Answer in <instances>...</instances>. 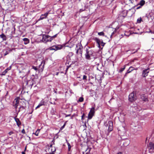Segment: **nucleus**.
<instances>
[{
  "mask_svg": "<svg viewBox=\"0 0 154 154\" xmlns=\"http://www.w3.org/2000/svg\"><path fill=\"white\" fill-rule=\"evenodd\" d=\"M73 54L72 52H70L68 53L67 56V58H70V57H72L73 55Z\"/></svg>",
  "mask_w": 154,
  "mask_h": 154,
  "instance_id": "26",
  "label": "nucleus"
},
{
  "mask_svg": "<svg viewBox=\"0 0 154 154\" xmlns=\"http://www.w3.org/2000/svg\"><path fill=\"white\" fill-rule=\"evenodd\" d=\"M117 154H122V153L121 152H119L117 153Z\"/></svg>",
  "mask_w": 154,
  "mask_h": 154,
  "instance_id": "51",
  "label": "nucleus"
},
{
  "mask_svg": "<svg viewBox=\"0 0 154 154\" xmlns=\"http://www.w3.org/2000/svg\"><path fill=\"white\" fill-rule=\"evenodd\" d=\"M22 154H25V153L24 152H22Z\"/></svg>",
  "mask_w": 154,
  "mask_h": 154,
  "instance_id": "55",
  "label": "nucleus"
},
{
  "mask_svg": "<svg viewBox=\"0 0 154 154\" xmlns=\"http://www.w3.org/2000/svg\"><path fill=\"white\" fill-rule=\"evenodd\" d=\"M124 35H126L127 37H128L129 36V35H126L125 34Z\"/></svg>",
  "mask_w": 154,
  "mask_h": 154,
  "instance_id": "57",
  "label": "nucleus"
},
{
  "mask_svg": "<svg viewBox=\"0 0 154 154\" xmlns=\"http://www.w3.org/2000/svg\"><path fill=\"white\" fill-rule=\"evenodd\" d=\"M45 61L43 60L41 62V64L39 66V70L40 71H42L44 68L45 64Z\"/></svg>",
  "mask_w": 154,
  "mask_h": 154,
  "instance_id": "10",
  "label": "nucleus"
},
{
  "mask_svg": "<svg viewBox=\"0 0 154 154\" xmlns=\"http://www.w3.org/2000/svg\"><path fill=\"white\" fill-rule=\"evenodd\" d=\"M87 77L85 75H84L83 76V80L86 79H87Z\"/></svg>",
  "mask_w": 154,
  "mask_h": 154,
  "instance_id": "39",
  "label": "nucleus"
},
{
  "mask_svg": "<svg viewBox=\"0 0 154 154\" xmlns=\"http://www.w3.org/2000/svg\"><path fill=\"white\" fill-rule=\"evenodd\" d=\"M51 112L52 115L55 114L56 112L55 110L53 108H52L51 111Z\"/></svg>",
  "mask_w": 154,
  "mask_h": 154,
  "instance_id": "28",
  "label": "nucleus"
},
{
  "mask_svg": "<svg viewBox=\"0 0 154 154\" xmlns=\"http://www.w3.org/2000/svg\"><path fill=\"white\" fill-rule=\"evenodd\" d=\"M83 154H85V153L84 152H83Z\"/></svg>",
  "mask_w": 154,
  "mask_h": 154,
  "instance_id": "62",
  "label": "nucleus"
},
{
  "mask_svg": "<svg viewBox=\"0 0 154 154\" xmlns=\"http://www.w3.org/2000/svg\"><path fill=\"white\" fill-rule=\"evenodd\" d=\"M134 69V67H133L132 66L130 67H129V69L127 70V72L126 73V74L128 73H130Z\"/></svg>",
  "mask_w": 154,
  "mask_h": 154,
  "instance_id": "23",
  "label": "nucleus"
},
{
  "mask_svg": "<svg viewBox=\"0 0 154 154\" xmlns=\"http://www.w3.org/2000/svg\"><path fill=\"white\" fill-rule=\"evenodd\" d=\"M11 66H10L9 67L7 68L6 69H5L3 72L2 74H1V75H4L6 74L8 70H10L11 69Z\"/></svg>",
  "mask_w": 154,
  "mask_h": 154,
  "instance_id": "14",
  "label": "nucleus"
},
{
  "mask_svg": "<svg viewBox=\"0 0 154 154\" xmlns=\"http://www.w3.org/2000/svg\"><path fill=\"white\" fill-rule=\"evenodd\" d=\"M83 100H84V98L82 97H81L79 98V100H78V101H79V102H82L83 101Z\"/></svg>",
  "mask_w": 154,
  "mask_h": 154,
  "instance_id": "31",
  "label": "nucleus"
},
{
  "mask_svg": "<svg viewBox=\"0 0 154 154\" xmlns=\"http://www.w3.org/2000/svg\"><path fill=\"white\" fill-rule=\"evenodd\" d=\"M21 132L22 133H23V134H25V130L24 129H23L22 130Z\"/></svg>",
  "mask_w": 154,
  "mask_h": 154,
  "instance_id": "41",
  "label": "nucleus"
},
{
  "mask_svg": "<svg viewBox=\"0 0 154 154\" xmlns=\"http://www.w3.org/2000/svg\"><path fill=\"white\" fill-rule=\"evenodd\" d=\"M19 106L26 107V103L23 101H19Z\"/></svg>",
  "mask_w": 154,
  "mask_h": 154,
  "instance_id": "17",
  "label": "nucleus"
},
{
  "mask_svg": "<svg viewBox=\"0 0 154 154\" xmlns=\"http://www.w3.org/2000/svg\"><path fill=\"white\" fill-rule=\"evenodd\" d=\"M33 83H32V82L31 80H29L27 81L26 83V85H27L28 86H31V87H32V85H33Z\"/></svg>",
  "mask_w": 154,
  "mask_h": 154,
  "instance_id": "20",
  "label": "nucleus"
},
{
  "mask_svg": "<svg viewBox=\"0 0 154 154\" xmlns=\"http://www.w3.org/2000/svg\"><path fill=\"white\" fill-rule=\"evenodd\" d=\"M137 97L135 95L134 92L131 93L129 95V100L130 102H133L137 99Z\"/></svg>",
  "mask_w": 154,
  "mask_h": 154,
  "instance_id": "5",
  "label": "nucleus"
},
{
  "mask_svg": "<svg viewBox=\"0 0 154 154\" xmlns=\"http://www.w3.org/2000/svg\"><path fill=\"white\" fill-rule=\"evenodd\" d=\"M27 146H26L25 148L24 151H25L26 149Z\"/></svg>",
  "mask_w": 154,
  "mask_h": 154,
  "instance_id": "54",
  "label": "nucleus"
},
{
  "mask_svg": "<svg viewBox=\"0 0 154 154\" xmlns=\"http://www.w3.org/2000/svg\"><path fill=\"white\" fill-rule=\"evenodd\" d=\"M94 39L96 42L98 44L99 47L100 46V44L103 46H104L105 44V43L103 42L102 40L100 41V39L96 37L94 38Z\"/></svg>",
  "mask_w": 154,
  "mask_h": 154,
  "instance_id": "7",
  "label": "nucleus"
},
{
  "mask_svg": "<svg viewBox=\"0 0 154 154\" xmlns=\"http://www.w3.org/2000/svg\"><path fill=\"white\" fill-rule=\"evenodd\" d=\"M74 45V44H72V45H71L69 47L70 48H71L72 47H73Z\"/></svg>",
  "mask_w": 154,
  "mask_h": 154,
  "instance_id": "50",
  "label": "nucleus"
},
{
  "mask_svg": "<svg viewBox=\"0 0 154 154\" xmlns=\"http://www.w3.org/2000/svg\"><path fill=\"white\" fill-rule=\"evenodd\" d=\"M142 21V18L141 17H140V18H138L137 20V23H140Z\"/></svg>",
  "mask_w": 154,
  "mask_h": 154,
  "instance_id": "29",
  "label": "nucleus"
},
{
  "mask_svg": "<svg viewBox=\"0 0 154 154\" xmlns=\"http://www.w3.org/2000/svg\"><path fill=\"white\" fill-rule=\"evenodd\" d=\"M83 47L80 43H79L76 45L75 50L77 54H80L82 56V54Z\"/></svg>",
  "mask_w": 154,
  "mask_h": 154,
  "instance_id": "2",
  "label": "nucleus"
},
{
  "mask_svg": "<svg viewBox=\"0 0 154 154\" xmlns=\"http://www.w3.org/2000/svg\"><path fill=\"white\" fill-rule=\"evenodd\" d=\"M141 99L145 101H147L148 100L147 97L144 94L141 95L140 96Z\"/></svg>",
  "mask_w": 154,
  "mask_h": 154,
  "instance_id": "15",
  "label": "nucleus"
},
{
  "mask_svg": "<svg viewBox=\"0 0 154 154\" xmlns=\"http://www.w3.org/2000/svg\"><path fill=\"white\" fill-rule=\"evenodd\" d=\"M95 113V108L92 107L89 112L88 114V119H92V117L94 115Z\"/></svg>",
  "mask_w": 154,
  "mask_h": 154,
  "instance_id": "6",
  "label": "nucleus"
},
{
  "mask_svg": "<svg viewBox=\"0 0 154 154\" xmlns=\"http://www.w3.org/2000/svg\"><path fill=\"white\" fill-rule=\"evenodd\" d=\"M149 32H150L151 33H152V32L151 30H150Z\"/></svg>",
  "mask_w": 154,
  "mask_h": 154,
  "instance_id": "59",
  "label": "nucleus"
},
{
  "mask_svg": "<svg viewBox=\"0 0 154 154\" xmlns=\"http://www.w3.org/2000/svg\"><path fill=\"white\" fill-rule=\"evenodd\" d=\"M98 35H99L100 36H101V35L103 36H104V32H99L98 33Z\"/></svg>",
  "mask_w": 154,
  "mask_h": 154,
  "instance_id": "30",
  "label": "nucleus"
},
{
  "mask_svg": "<svg viewBox=\"0 0 154 154\" xmlns=\"http://www.w3.org/2000/svg\"><path fill=\"white\" fill-rule=\"evenodd\" d=\"M40 129H38L35 133H33V134H35L36 136H38L40 131Z\"/></svg>",
  "mask_w": 154,
  "mask_h": 154,
  "instance_id": "25",
  "label": "nucleus"
},
{
  "mask_svg": "<svg viewBox=\"0 0 154 154\" xmlns=\"http://www.w3.org/2000/svg\"><path fill=\"white\" fill-rule=\"evenodd\" d=\"M66 125V123H64V124L62 126L61 128V129H63V128Z\"/></svg>",
  "mask_w": 154,
  "mask_h": 154,
  "instance_id": "46",
  "label": "nucleus"
},
{
  "mask_svg": "<svg viewBox=\"0 0 154 154\" xmlns=\"http://www.w3.org/2000/svg\"><path fill=\"white\" fill-rule=\"evenodd\" d=\"M137 51V50H136L134 52H133L132 53H135V52H136Z\"/></svg>",
  "mask_w": 154,
  "mask_h": 154,
  "instance_id": "58",
  "label": "nucleus"
},
{
  "mask_svg": "<svg viewBox=\"0 0 154 154\" xmlns=\"http://www.w3.org/2000/svg\"><path fill=\"white\" fill-rule=\"evenodd\" d=\"M145 3V1L143 0H142L140 1L139 5L141 6H143Z\"/></svg>",
  "mask_w": 154,
  "mask_h": 154,
  "instance_id": "27",
  "label": "nucleus"
},
{
  "mask_svg": "<svg viewBox=\"0 0 154 154\" xmlns=\"http://www.w3.org/2000/svg\"><path fill=\"white\" fill-rule=\"evenodd\" d=\"M23 40L24 42V44L26 45L29 43V39L27 38H24L23 39Z\"/></svg>",
  "mask_w": 154,
  "mask_h": 154,
  "instance_id": "21",
  "label": "nucleus"
},
{
  "mask_svg": "<svg viewBox=\"0 0 154 154\" xmlns=\"http://www.w3.org/2000/svg\"><path fill=\"white\" fill-rule=\"evenodd\" d=\"M125 66H124V67L121 68V69L120 70V71L122 72L125 69Z\"/></svg>",
  "mask_w": 154,
  "mask_h": 154,
  "instance_id": "37",
  "label": "nucleus"
},
{
  "mask_svg": "<svg viewBox=\"0 0 154 154\" xmlns=\"http://www.w3.org/2000/svg\"><path fill=\"white\" fill-rule=\"evenodd\" d=\"M8 92H7L6 94H8Z\"/></svg>",
  "mask_w": 154,
  "mask_h": 154,
  "instance_id": "63",
  "label": "nucleus"
},
{
  "mask_svg": "<svg viewBox=\"0 0 154 154\" xmlns=\"http://www.w3.org/2000/svg\"><path fill=\"white\" fill-rule=\"evenodd\" d=\"M56 149L55 147H52L51 148V153H54V152L56 151Z\"/></svg>",
  "mask_w": 154,
  "mask_h": 154,
  "instance_id": "24",
  "label": "nucleus"
},
{
  "mask_svg": "<svg viewBox=\"0 0 154 154\" xmlns=\"http://www.w3.org/2000/svg\"><path fill=\"white\" fill-rule=\"evenodd\" d=\"M0 38L2 39L3 41H6L7 38L6 36L3 33L0 35Z\"/></svg>",
  "mask_w": 154,
  "mask_h": 154,
  "instance_id": "16",
  "label": "nucleus"
},
{
  "mask_svg": "<svg viewBox=\"0 0 154 154\" xmlns=\"http://www.w3.org/2000/svg\"><path fill=\"white\" fill-rule=\"evenodd\" d=\"M114 0H112V2L113 1H114Z\"/></svg>",
  "mask_w": 154,
  "mask_h": 154,
  "instance_id": "64",
  "label": "nucleus"
},
{
  "mask_svg": "<svg viewBox=\"0 0 154 154\" xmlns=\"http://www.w3.org/2000/svg\"><path fill=\"white\" fill-rule=\"evenodd\" d=\"M45 154H55L54 153H51L50 152L49 153H46Z\"/></svg>",
  "mask_w": 154,
  "mask_h": 154,
  "instance_id": "49",
  "label": "nucleus"
},
{
  "mask_svg": "<svg viewBox=\"0 0 154 154\" xmlns=\"http://www.w3.org/2000/svg\"><path fill=\"white\" fill-rule=\"evenodd\" d=\"M9 54V52L8 51H6L4 55L6 56L8 54Z\"/></svg>",
  "mask_w": 154,
  "mask_h": 154,
  "instance_id": "43",
  "label": "nucleus"
},
{
  "mask_svg": "<svg viewBox=\"0 0 154 154\" xmlns=\"http://www.w3.org/2000/svg\"><path fill=\"white\" fill-rule=\"evenodd\" d=\"M90 149H89L88 152L86 153H85V154H88L89 153V152H90Z\"/></svg>",
  "mask_w": 154,
  "mask_h": 154,
  "instance_id": "48",
  "label": "nucleus"
},
{
  "mask_svg": "<svg viewBox=\"0 0 154 154\" xmlns=\"http://www.w3.org/2000/svg\"><path fill=\"white\" fill-rule=\"evenodd\" d=\"M71 115L70 114H69V115H66V117H67V116H70Z\"/></svg>",
  "mask_w": 154,
  "mask_h": 154,
  "instance_id": "52",
  "label": "nucleus"
},
{
  "mask_svg": "<svg viewBox=\"0 0 154 154\" xmlns=\"http://www.w3.org/2000/svg\"><path fill=\"white\" fill-rule=\"evenodd\" d=\"M49 12H46L44 14H42L40 16V18L38 19V20H42L43 19L46 18L47 17Z\"/></svg>",
  "mask_w": 154,
  "mask_h": 154,
  "instance_id": "13",
  "label": "nucleus"
},
{
  "mask_svg": "<svg viewBox=\"0 0 154 154\" xmlns=\"http://www.w3.org/2000/svg\"><path fill=\"white\" fill-rule=\"evenodd\" d=\"M140 7H137V9L139 8H140Z\"/></svg>",
  "mask_w": 154,
  "mask_h": 154,
  "instance_id": "60",
  "label": "nucleus"
},
{
  "mask_svg": "<svg viewBox=\"0 0 154 154\" xmlns=\"http://www.w3.org/2000/svg\"><path fill=\"white\" fill-rule=\"evenodd\" d=\"M26 107H24L23 106H20V107L19 108V109L17 111V114L20 112L21 111H23L24 110H25L26 109Z\"/></svg>",
  "mask_w": 154,
  "mask_h": 154,
  "instance_id": "19",
  "label": "nucleus"
},
{
  "mask_svg": "<svg viewBox=\"0 0 154 154\" xmlns=\"http://www.w3.org/2000/svg\"><path fill=\"white\" fill-rule=\"evenodd\" d=\"M32 68L36 71H38V68L37 67L34 66H32Z\"/></svg>",
  "mask_w": 154,
  "mask_h": 154,
  "instance_id": "33",
  "label": "nucleus"
},
{
  "mask_svg": "<svg viewBox=\"0 0 154 154\" xmlns=\"http://www.w3.org/2000/svg\"><path fill=\"white\" fill-rule=\"evenodd\" d=\"M45 103L46 102H45V101L44 100V99H42V100L39 103V104L36 107L35 109H37V108H39L40 106H42L45 105Z\"/></svg>",
  "mask_w": 154,
  "mask_h": 154,
  "instance_id": "12",
  "label": "nucleus"
},
{
  "mask_svg": "<svg viewBox=\"0 0 154 154\" xmlns=\"http://www.w3.org/2000/svg\"><path fill=\"white\" fill-rule=\"evenodd\" d=\"M67 144L68 148V150L69 151L71 149V146L70 145V143H67Z\"/></svg>",
  "mask_w": 154,
  "mask_h": 154,
  "instance_id": "34",
  "label": "nucleus"
},
{
  "mask_svg": "<svg viewBox=\"0 0 154 154\" xmlns=\"http://www.w3.org/2000/svg\"><path fill=\"white\" fill-rule=\"evenodd\" d=\"M59 73V72H57L56 73V75H58Z\"/></svg>",
  "mask_w": 154,
  "mask_h": 154,
  "instance_id": "56",
  "label": "nucleus"
},
{
  "mask_svg": "<svg viewBox=\"0 0 154 154\" xmlns=\"http://www.w3.org/2000/svg\"><path fill=\"white\" fill-rule=\"evenodd\" d=\"M58 34V33L56 35H54V36H50V38H51L52 39V40L53 38H54L57 37Z\"/></svg>",
  "mask_w": 154,
  "mask_h": 154,
  "instance_id": "32",
  "label": "nucleus"
},
{
  "mask_svg": "<svg viewBox=\"0 0 154 154\" xmlns=\"http://www.w3.org/2000/svg\"><path fill=\"white\" fill-rule=\"evenodd\" d=\"M19 101L17 99H14L13 103V106L16 109V111L17 112V106H19Z\"/></svg>",
  "mask_w": 154,
  "mask_h": 154,
  "instance_id": "8",
  "label": "nucleus"
},
{
  "mask_svg": "<svg viewBox=\"0 0 154 154\" xmlns=\"http://www.w3.org/2000/svg\"><path fill=\"white\" fill-rule=\"evenodd\" d=\"M85 116V114L84 113H83V114H82V120H84V117Z\"/></svg>",
  "mask_w": 154,
  "mask_h": 154,
  "instance_id": "40",
  "label": "nucleus"
},
{
  "mask_svg": "<svg viewBox=\"0 0 154 154\" xmlns=\"http://www.w3.org/2000/svg\"><path fill=\"white\" fill-rule=\"evenodd\" d=\"M125 12H126V14H125V15L121 16L120 15V17H122V18H123V19L126 16V15H127V11H126Z\"/></svg>",
  "mask_w": 154,
  "mask_h": 154,
  "instance_id": "35",
  "label": "nucleus"
},
{
  "mask_svg": "<svg viewBox=\"0 0 154 154\" xmlns=\"http://www.w3.org/2000/svg\"><path fill=\"white\" fill-rule=\"evenodd\" d=\"M14 133V132L11 131H10V132L9 133H8V134H9L10 135H11L12 134H13Z\"/></svg>",
  "mask_w": 154,
  "mask_h": 154,
  "instance_id": "42",
  "label": "nucleus"
},
{
  "mask_svg": "<svg viewBox=\"0 0 154 154\" xmlns=\"http://www.w3.org/2000/svg\"><path fill=\"white\" fill-rule=\"evenodd\" d=\"M149 72V69H147L144 70L142 72V75L143 77H145L148 75V74Z\"/></svg>",
  "mask_w": 154,
  "mask_h": 154,
  "instance_id": "11",
  "label": "nucleus"
},
{
  "mask_svg": "<svg viewBox=\"0 0 154 154\" xmlns=\"http://www.w3.org/2000/svg\"><path fill=\"white\" fill-rule=\"evenodd\" d=\"M108 124L109 125L108 131L110 132L113 130V122L111 121H109Z\"/></svg>",
  "mask_w": 154,
  "mask_h": 154,
  "instance_id": "9",
  "label": "nucleus"
},
{
  "mask_svg": "<svg viewBox=\"0 0 154 154\" xmlns=\"http://www.w3.org/2000/svg\"><path fill=\"white\" fill-rule=\"evenodd\" d=\"M52 147H53L52 145H51L50 146V147L49 148V149H51Z\"/></svg>",
  "mask_w": 154,
  "mask_h": 154,
  "instance_id": "53",
  "label": "nucleus"
},
{
  "mask_svg": "<svg viewBox=\"0 0 154 154\" xmlns=\"http://www.w3.org/2000/svg\"><path fill=\"white\" fill-rule=\"evenodd\" d=\"M62 47L63 46L61 45H54L47 49L46 51H47L49 50H54L56 51L61 49Z\"/></svg>",
  "mask_w": 154,
  "mask_h": 154,
  "instance_id": "4",
  "label": "nucleus"
},
{
  "mask_svg": "<svg viewBox=\"0 0 154 154\" xmlns=\"http://www.w3.org/2000/svg\"><path fill=\"white\" fill-rule=\"evenodd\" d=\"M114 33H115V32H113L112 33L111 35V36H110V38H111V39H112V36L113 35V34H114Z\"/></svg>",
  "mask_w": 154,
  "mask_h": 154,
  "instance_id": "44",
  "label": "nucleus"
},
{
  "mask_svg": "<svg viewBox=\"0 0 154 154\" xmlns=\"http://www.w3.org/2000/svg\"><path fill=\"white\" fill-rule=\"evenodd\" d=\"M14 119L17 123V125L18 126H19L21 125V122H20L19 119L16 118V117L14 118Z\"/></svg>",
  "mask_w": 154,
  "mask_h": 154,
  "instance_id": "18",
  "label": "nucleus"
},
{
  "mask_svg": "<svg viewBox=\"0 0 154 154\" xmlns=\"http://www.w3.org/2000/svg\"><path fill=\"white\" fill-rule=\"evenodd\" d=\"M84 10H83L82 9H81L79 10V12H82L83 11H84Z\"/></svg>",
  "mask_w": 154,
  "mask_h": 154,
  "instance_id": "45",
  "label": "nucleus"
},
{
  "mask_svg": "<svg viewBox=\"0 0 154 154\" xmlns=\"http://www.w3.org/2000/svg\"><path fill=\"white\" fill-rule=\"evenodd\" d=\"M99 63H98L97 64V65H99Z\"/></svg>",
  "mask_w": 154,
  "mask_h": 154,
  "instance_id": "61",
  "label": "nucleus"
},
{
  "mask_svg": "<svg viewBox=\"0 0 154 154\" xmlns=\"http://www.w3.org/2000/svg\"><path fill=\"white\" fill-rule=\"evenodd\" d=\"M149 147L150 149H153L154 152V143H149Z\"/></svg>",
  "mask_w": 154,
  "mask_h": 154,
  "instance_id": "22",
  "label": "nucleus"
},
{
  "mask_svg": "<svg viewBox=\"0 0 154 154\" xmlns=\"http://www.w3.org/2000/svg\"><path fill=\"white\" fill-rule=\"evenodd\" d=\"M70 67V65H69V66H67V68L66 69V70H65V74H66V72H67L68 70V69H69V68Z\"/></svg>",
  "mask_w": 154,
  "mask_h": 154,
  "instance_id": "36",
  "label": "nucleus"
},
{
  "mask_svg": "<svg viewBox=\"0 0 154 154\" xmlns=\"http://www.w3.org/2000/svg\"><path fill=\"white\" fill-rule=\"evenodd\" d=\"M85 55V59L88 60H95L97 58V53L89 47L86 48Z\"/></svg>",
  "mask_w": 154,
  "mask_h": 154,
  "instance_id": "1",
  "label": "nucleus"
},
{
  "mask_svg": "<svg viewBox=\"0 0 154 154\" xmlns=\"http://www.w3.org/2000/svg\"><path fill=\"white\" fill-rule=\"evenodd\" d=\"M42 35V38L41 41L44 43H46L48 42H51L52 41L51 38H50V36L45 34H43Z\"/></svg>",
  "mask_w": 154,
  "mask_h": 154,
  "instance_id": "3",
  "label": "nucleus"
},
{
  "mask_svg": "<svg viewBox=\"0 0 154 154\" xmlns=\"http://www.w3.org/2000/svg\"><path fill=\"white\" fill-rule=\"evenodd\" d=\"M13 29L14 30L11 32V33L12 34H14L15 33V28L14 27L13 28Z\"/></svg>",
  "mask_w": 154,
  "mask_h": 154,
  "instance_id": "38",
  "label": "nucleus"
},
{
  "mask_svg": "<svg viewBox=\"0 0 154 154\" xmlns=\"http://www.w3.org/2000/svg\"><path fill=\"white\" fill-rule=\"evenodd\" d=\"M133 0H129V2H130V3H132L133 2L132 1H133Z\"/></svg>",
  "mask_w": 154,
  "mask_h": 154,
  "instance_id": "47",
  "label": "nucleus"
}]
</instances>
